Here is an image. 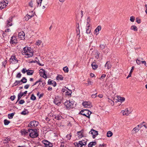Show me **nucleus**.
<instances>
[{
  "instance_id": "3c124183",
  "label": "nucleus",
  "mask_w": 147,
  "mask_h": 147,
  "mask_svg": "<svg viewBox=\"0 0 147 147\" xmlns=\"http://www.w3.org/2000/svg\"><path fill=\"white\" fill-rule=\"evenodd\" d=\"M87 82L88 85V86L91 85L93 84V82L90 80H88Z\"/></svg>"
},
{
  "instance_id": "393cba45",
  "label": "nucleus",
  "mask_w": 147,
  "mask_h": 147,
  "mask_svg": "<svg viewBox=\"0 0 147 147\" xmlns=\"http://www.w3.org/2000/svg\"><path fill=\"white\" fill-rule=\"evenodd\" d=\"M96 142H91L89 143L88 145V147H92L93 146H95L96 144Z\"/></svg>"
},
{
  "instance_id": "c756f323",
  "label": "nucleus",
  "mask_w": 147,
  "mask_h": 147,
  "mask_svg": "<svg viewBox=\"0 0 147 147\" xmlns=\"http://www.w3.org/2000/svg\"><path fill=\"white\" fill-rule=\"evenodd\" d=\"M63 77L61 75H58L56 78L57 80H63Z\"/></svg>"
},
{
  "instance_id": "680f3d73",
  "label": "nucleus",
  "mask_w": 147,
  "mask_h": 147,
  "mask_svg": "<svg viewBox=\"0 0 147 147\" xmlns=\"http://www.w3.org/2000/svg\"><path fill=\"white\" fill-rule=\"evenodd\" d=\"M8 34L5 31L2 34V36L3 37L6 36Z\"/></svg>"
},
{
  "instance_id": "9b49d317",
  "label": "nucleus",
  "mask_w": 147,
  "mask_h": 147,
  "mask_svg": "<svg viewBox=\"0 0 147 147\" xmlns=\"http://www.w3.org/2000/svg\"><path fill=\"white\" fill-rule=\"evenodd\" d=\"M82 105L86 108H90L92 106L91 103L90 102H84L82 103Z\"/></svg>"
},
{
  "instance_id": "39448f33",
  "label": "nucleus",
  "mask_w": 147,
  "mask_h": 147,
  "mask_svg": "<svg viewBox=\"0 0 147 147\" xmlns=\"http://www.w3.org/2000/svg\"><path fill=\"white\" fill-rule=\"evenodd\" d=\"M132 111L131 109L126 108L124 110L121 111V113L122 114L123 116H128L131 114Z\"/></svg>"
},
{
  "instance_id": "ddd939ff",
  "label": "nucleus",
  "mask_w": 147,
  "mask_h": 147,
  "mask_svg": "<svg viewBox=\"0 0 147 147\" xmlns=\"http://www.w3.org/2000/svg\"><path fill=\"white\" fill-rule=\"evenodd\" d=\"M42 142L45 145V147H52L53 146L52 143L47 141L43 140L42 141Z\"/></svg>"
},
{
  "instance_id": "f8f14e48",
  "label": "nucleus",
  "mask_w": 147,
  "mask_h": 147,
  "mask_svg": "<svg viewBox=\"0 0 147 147\" xmlns=\"http://www.w3.org/2000/svg\"><path fill=\"white\" fill-rule=\"evenodd\" d=\"M8 4V1H7L6 2L3 1L0 2V9H1L5 7Z\"/></svg>"
},
{
  "instance_id": "0eeeda50",
  "label": "nucleus",
  "mask_w": 147,
  "mask_h": 147,
  "mask_svg": "<svg viewBox=\"0 0 147 147\" xmlns=\"http://www.w3.org/2000/svg\"><path fill=\"white\" fill-rule=\"evenodd\" d=\"M61 102V99L58 96H57L54 100V102L56 105H60Z\"/></svg>"
},
{
  "instance_id": "37998d69",
  "label": "nucleus",
  "mask_w": 147,
  "mask_h": 147,
  "mask_svg": "<svg viewBox=\"0 0 147 147\" xmlns=\"http://www.w3.org/2000/svg\"><path fill=\"white\" fill-rule=\"evenodd\" d=\"M62 117H61L59 115H57L56 116H55V119H57V120H60L61 119V118Z\"/></svg>"
},
{
  "instance_id": "4be33fe9",
  "label": "nucleus",
  "mask_w": 147,
  "mask_h": 147,
  "mask_svg": "<svg viewBox=\"0 0 147 147\" xmlns=\"http://www.w3.org/2000/svg\"><path fill=\"white\" fill-rule=\"evenodd\" d=\"M21 131L22 134L24 135H28L29 133V130H22Z\"/></svg>"
},
{
  "instance_id": "20e7f679",
  "label": "nucleus",
  "mask_w": 147,
  "mask_h": 147,
  "mask_svg": "<svg viewBox=\"0 0 147 147\" xmlns=\"http://www.w3.org/2000/svg\"><path fill=\"white\" fill-rule=\"evenodd\" d=\"M80 113L82 115L86 116L88 118H90V115L91 113V112L87 109L83 110L80 112Z\"/></svg>"
},
{
  "instance_id": "603ef678",
  "label": "nucleus",
  "mask_w": 147,
  "mask_h": 147,
  "mask_svg": "<svg viewBox=\"0 0 147 147\" xmlns=\"http://www.w3.org/2000/svg\"><path fill=\"white\" fill-rule=\"evenodd\" d=\"M108 102H110L111 105H113L114 104V102L112 100L109 99Z\"/></svg>"
},
{
  "instance_id": "de8ad7c7",
  "label": "nucleus",
  "mask_w": 147,
  "mask_h": 147,
  "mask_svg": "<svg viewBox=\"0 0 147 147\" xmlns=\"http://www.w3.org/2000/svg\"><path fill=\"white\" fill-rule=\"evenodd\" d=\"M42 43V41L40 40H38L36 42V45H40Z\"/></svg>"
},
{
  "instance_id": "f03ea898",
  "label": "nucleus",
  "mask_w": 147,
  "mask_h": 147,
  "mask_svg": "<svg viewBox=\"0 0 147 147\" xmlns=\"http://www.w3.org/2000/svg\"><path fill=\"white\" fill-rule=\"evenodd\" d=\"M64 105L67 108L69 109L74 107V102L70 100H67L64 102Z\"/></svg>"
},
{
  "instance_id": "2f4dec72",
  "label": "nucleus",
  "mask_w": 147,
  "mask_h": 147,
  "mask_svg": "<svg viewBox=\"0 0 147 147\" xmlns=\"http://www.w3.org/2000/svg\"><path fill=\"white\" fill-rule=\"evenodd\" d=\"M113 133L111 131H109L107 133V136L108 137H110L113 135Z\"/></svg>"
},
{
  "instance_id": "a19ab883",
  "label": "nucleus",
  "mask_w": 147,
  "mask_h": 147,
  "mask_svg": "<svg viewBox=\"0 0 147 147\" xmlns=\"http://www.w3.org/2000/svg\"><path fill=\"white\" fill-rule=\"evenodd\" d=\"M63 69L65 72L67 73L69 71L68 68L67 66L64 67Z\"/></svg>"
},
{
  "instance_id": "bf43d9fd",
  "label": "nucleus",
  "mask_w": 147,
  "mask_h": 147,
  "mask_svg": "<svg viewBox=\"0 0 147 147\" xmlns=\"http://www.w3.org/2000/svg\"><path fill=\"white\" fill-rule=\"evenodd\" d=\"M100 47L101 50H103L105 48V46L103 45H100Z\"/></svg>"
},
{
  "instance_id": "49530a36",
  "label": "nucleus",
  "mask_w": 147,
  "mask_h": 147,
  "mask_svg": "<svg viewBox=\"0 0 147 147\" xmlns=\"http://www.w3.org/2000/svg\"><path fill=\"white\" fill-rule=\"evenodd\" d=\"M99 53L97 51L95 54V57L97 59H98L99 57Z\"/></svg>"
},
{
  "instance_id": "a211bd4d",
  "label": "nucleus",
  "mask_w": 147,
  "mask_h": 147,
  "mask_svg": "<svg viewBox=\"0 0 147 147\" xmlns=\"http://www.w3.org/2000/svg\"><path fill=\"white\" fill-rule=\"evenodd\" d=\"M12 18H9V19L8 20H7V27H9L10 26H11L12 25L11 22L12 21Z\"/></svg>"
},
{
  "instance_id": "e2e57ef3",
  "label": "nucleus",
  "mask_w": 147,
  "mask_h": 147,
  "mask_svg": "<svg viewBox=\"0 0 147 147\" xmlns=\"http://www.w3.org/2000/svg\"><path fill=\"white\" fill-rule=\"evenodd\" d=\"M16 97L15 96H11L10 97V99L12 100H13Z\"/></svg>"
},
{
  "instance_id": "338daca9",
  "label": "nucleus",
  "mask_w": 147,
  "mask_h": 147,
  "mask_svg": "<svg viewBox=\"0 0 147 147\" xmlns=\"http://www.w3.org/2000/svg\"><path fill=\"white\" fill-rule=\"evenodd\" d=\"M96 94H97V93H96L95 94H93L92 95H91L92 97V98H96L97 96Z\"/></svg>"
},
{
  "instance_id": "6e6d98bb",
  "label": "nucleus",
  "mask_w": 147,
  "mask_h": 147,
  "mask_svg": "<svg viewBox=\"0 0 147 147\" xmlns=\"http://www.w3.org/2000/svg\"><path fill=\"white\" fill-rule=\"evenodd\" d=\"M29 5L30 7H33V3L32 1H31L29 2Z\"/></svg>"
},
{
  "instance_id": "aec40b11",
  "label": "nucleus",
  "mask_w": 147,
  "mask_h": 147,
  "mask_svg": "<svg viewBox=\"0 0 147 147\" xmlns=\"http://www.w3.org/2000/svg\"><path fill=\"white\" fill-rule=\"evenodd\" d=\"M48 83L50 84H52L54 86H55L56 85V83L54 80H51V79H49L48 81Z\"/></svg>"
},
{
  "instance_id": "f257e3e1",
  "label": "nucleus",
  "mask_w": 147,
  "mask_h": 147,
  "mask_svg": "<svg viewBox=\"0 0 147 147\" xmlns=\"http://www.w3.org/2000/svg\"><path fill=\"white\" fill-rule=\"evenodd\" d=\"M22 52V54L27 58L32 57L33 55L32 50L31 48L28 47H24Z\"/></svg>"
},
{
  "instance_id": "ea45409f",
  "label": "nucleus",
  "mask_w": 147,
  "mask_h": 147,
  "mask_svg": "<svg viewBox=\"0 0 147 147\" xmlns=\"http://www.w3.org/2000/svg\"><path fill=\"white\" fill-rule=\"evenodd\" d=\"M4 124L5 125H7L9 124L10 122L7 119H5L4 121Z\"/></svg>"
},
{
  "instance_id": "a878e982",
  "label": "nucleus",
  "mask_w": 147,
  "mask_h": 147,
  "mask_svg": "<svg viewBox=\"0 0 147 147\" xmlns=\"http://www.w3.org/2000/svg\"><path fill=\"white\" fill-rule=\"evenodd\" d=\"M105 67H107V69H108L110 68L111 67V65L110 64V63L108 62H107L105 64Z\"/></svg>"
},
{
  "instance_id": "69168bd1",
  "label": "nucleus",
  "mask_w": 147,
  "mask_h": 147,
  "mask_svg": "<svg viewBox=\"0 0 147 147\" xmlns=\"http://www.w3.org/2000/svg\"><path fill=\"white\" fill-rule=\"evenodd\" d=\"M136 62L139 65L140 64L141 61L140 60L137 59L136 61Z\"/></svg>"
},
{
  "instance_id": "f3484780",
  "label": "nucleus",
  "mask_w": 147,
  "mask_h": 147,
  "mask_svg": "<svg viewBox=\"0 0 147 147\" xmlns=\"http://www.w3.org/2000/svg\"><path fill=\"white\" fill-rule=\"evenodd\" d=\"M117 100L119 102H122L125 100V98L124 97H121L120 96H117Z\"/></svg>"
},
{
  "instance_id": "052dcab7",
  "label": "nucleus",
  "mask_w": 147,
  "mask_h": 147,
  "mask_svg": "<svg viewBox=\"0 0 147 147\" xmlns=\"http://www.w3.org/2000/svg\"><path fill=\"white\" fill-rule=\"evenodd\" d=\"M106 76V75L105 74H103L102 75V76H101L100 79H102L104 78Z\"/></svg>"
},
{
  "instance_id": "1a4fd4ad",
  "label": "nucleus",
  "mask_w": 147,
  "mask_h": 147,
  "mask_svg": "<svg viewBox=\"0 0 147 147\" xmlns=\"http://www.w3.org/2000/svg\"><path fill=\"white\" fill-rule=\"evenodd\" d=\"M38 121H33L30 122L28 126L30 127H36L38 125Z\"/></svg>"
},
{
  "instance_id": "bb28decb",
  "label": "nucleus",
  "mask_w": 147,
  "mask_h": 147,
  "mask_svg": "<svg viewBox=\"0 0 147 147\" xmlns=\"http://www.w3.org/2000/svg\"><path fill=\"white\" fill-rule=\"evenodd\" d=\"M131 29L135 31H137L138 30V28L137 27L134 25H133L131 26Z\"/></svg>"
},
{
  "instance_id": "0e129e2a",
  "label": "nucleus",
  "mask_w": 147,
  "mask_h": 147,
  "mask_svg": "<svg viewBox=\"0 0 147 147\" xmlns=\"http://www.w3.org/2000/svg\"><path fill=\"white\" fill-rule=\"evenodd\" d=\"M5 32L7 33H7L9 32H10L11 31V30L9 29L8 28L5 30Z\"/></svg>"
},
{
  "instance_id": "dca6fc26",
  "label": "nucleus",
  "mask_w": 147,
  "mask_h": 147,
  "mask_svg": "<svg viewBox=\"0 0 147 147\" xmlns=\"http://www.w3.org/2000/svg\"><path fill=\"white\" fill-rule=\"evenodd\" d=\"M10 43L12 44H16L17 43V39L15 36H13L11 37Z\"/></svg>"
},
{
  "instance_id": "e433bc0d",
  "label": "nucleus",
  "mask_w": 147,
  "mask_h": 147,
  "mask_svg": "<svg viewBox=\"0 0 147 147\" xmlns=\"http://www.w3.org/2000/svg\"><path fill=\"white\" fill-rule=\"evenodd\" d=\"M28 111L26 109L22 111L21 113L22 115H26L28 114Z\"/></svg>"
},
{
  "instance_id": "c9c22d12",
  "label": "nucleus",
  "mask_w": 147,
  "mask_h": 147,
  "mask_svg": "<svg viewBox=\"0 0 147 147\" xmlns=\"http://www.w3.org/2000/svg\"><path fill=\"white\" fill-rule=\"evenodd\" d=\"M87 27H90V24H89L90 22V19L89 17H88L87 18Z\"/></svg>"
},
{
  "instance_id": "b1692460",
  "label": "nucleus",
  "mask_w": 147,
  "mask_h": 147,
  "mask_svg": "<svg viewBox=\"0 0 147 147\" xmlns=\"http://www.w3.org/2000/svg\"><path fill=\"white\" fill-rule=\"evenodd\" d=\"M92 67L93 69H96L98 67V65L95 62H93L91 64Z\"/></svg>"
},
{
  "instance_id": "a18cd8bd",
  "label": "nucleus",
  "mask_w": 147,
  "mask_h": 147,
  "mask_svg": "<svg viewBox=\"0 0 147 147\" xmlns=\"http://www.w3.org/2000/svg\"><path fill=\"white\" fill-rule=\"evenodd\" d=\"M42 0H37V3L38 5L41 6Z\"/></svg>"
},
{
  "instance_id": "4c0bfd02",
  "label": "nucleus",
  "mask_w": 147,
  "mask_h": 147,
  "mask_svg": "<svg viewBox=\"0 0 147 147\" xmlns=\"http://www.w3.org/2000/svg\"><path fill=\"white\" fill-rule=\"evenodd\" d=\"M21 82H22L23 83H26L27 82V79L25 77H23L22 79L20 80Z\"/></svg>"
},
{
  "instance_id": "2eb2a0df",
  "label": "nucleus",
  "mask_w": 147,
  "mask_h": 147,
  "mask_svg": "<svg viewBox=\"0 0 147 147\" xmlns=\"http://www.w3.org/2000/svg\"><path fill=\"white\" fill-rule=\"evenodd\" d=\"M18 37L21 40H24L25 39V34L23 31L19 32L18 35Z\"/></svg>"
},
{
  "instance_id": "6ab92c4d",
  "label": "nucleus",
  "mask_w": 147,
  "mask_h": 147,
  "mask_svg": "<svg viewBox=\"0 0 147 147\" xmlns=\"http://www.w3.org/2000/svg\"><path fill=\"white\" fill-rule=\"evenodd\" d=\"M101 27L100 26H98L95 29L94 31L95 34L96 35L98 34L99 33V31L101 30Z\"/></svg>"
},
{
  "instance_id": "79ce46f5",
  "label": "nucleus",
  "mask_w": 147,
  "mask_h": 147,
  "mask_svg": "<svg viewBox=\"0 0 147 147\" xmlns=\"http://www.w3.org/2000/svg\"><path fill=\"white\" fill-rule=\"evenodd\" d=\"M30 99L33 100H34L36 99V98L33 94H32L30 98Z\"/></svg>"
},
{
  "instance_id": "f704fd0d",
  "label": "nucleus",
  "mask_w": 147,
  "mask_h": 147,
  "mask_svg": "<svg viewBox=\"0 0 147 147\" xmlns=\"http://www.w3.org/2000/svg\"><path fill=\"white\" fill-rule=\"evenodd\" d=\"M24 95L23 94L22 92H20L18 95V100H19Z\"/></svg>"
},
{
  "instance_id": "4468645a",
  "label": "nucleus",
  "mask_w": 147,
  "mask_h": 147,
  "mask_svg": "<svg viewBox=\"0 0 147 147\" xmlns=\"http://www.w3.org/2000/svg\"><path fill=\"white\" fill-rule=\"evenodd\" d=\"M39 73L40 76L43 77L45 79L47 78V77L45 74V71L44 69H40L39 70Z\"/></svg>"
},
{
  "instance_id": "09e8293b",
  "label": "nucleus",
  "mask_w": 147,
  "mask_h": 147,
  "mask_svg": "<svg viewBox=\"0 0 147 147\" xmlns=\"http://www.w3.org/2000/svg\"><path fill=\"white\" fill-rule=\"evenodd\" d=\"M135 18L133 16H131L130 17V20L131 22H134L135 21Z\"/></svg>"
},
{
  "instance_id": "9d476101",
  "label": "nucleus",
  "mask_w": 147,
  "mask_h": 147,
  "mask_svg": "<svg viewBox=\"0 0 147 147\" xmlns=\"http://www.w3.org/2000/svg\"><path fill=\"white\" fill-rule=\"evenodd\" d=\"M89 133L92 135V138H94L98 134V132L97 131L92 129L89 132Z\"/></svg>"
},
{
  "instance_id": "8fccbe9b",
  "label": "nucleus",
  "mask_w": 147,
  "mask_h": 147,
  "mask_svg": "<svg viewBox=\"0 0 147 147\" xmlns=\"http://www.w3.org/2000/svg\"><path fill=\"white\" fill-rule=\"evenodd\" d=\"M71 136V134H69L67 135L66 136V138L68 139V140H70Z\"/></svg>"
},
{
  "instance_id": "774afa93",
  "label": "nucleus",
  "mask_w": 147,
  "mask_h": 147,
  "mask_svg": "<svg viewBox=\"0 0 147 147\" xmlns=\"http://www.w3.org/2000/svg\"><path fill=\"white\" fill-rule=\"evenodd\" d=\"M29 84H27L26 85H25L24 86V88L25 89H28V88L29 87Z\"/></svg>"
},
{
  "instance_id": "5701e85b",
  "label": "nucleus",
  "mask_w": 147,
  "mask_h": 147,
  "mask_svg": "<svg viewBox=\"0 0 147 147\" xmlns=\"http://www.w3.org/2000/svg\"><path fill=\"white\" fill-rule=\"evenodd\" d=\"M140 125H137V126L134 128L133 130V131H135V133H136V132H138L140 129Z\"/></svg>"
},
{
  "instance_id": "5fc2aeb1",
  "label": "nucleus",
  "mask_w": 147,
  "mask_h": 147,
  "mask_svg": "<svg viewBox=\"0 0 147 147\" xmlns=\"http://www.w3.org/2000/svg\"><path fill=\"white\" fill-rule=\"evenodd\" d=\"M42 81H41V79H40L39 80H38L37 81H36L34 83V84L32 86H33L34 85H36V84L38 83L39 82H41Z\"/></svg>"
},
{
  "instance_id": "864d4df0",
  "label": "nucleus",
  "mask_w": 147,
  "mask_h": 147,
  "mask_svg": "<svg viewBox=\"0 0 147 147\" xmlns=\"http://www.w3.org/2000/svg\"><path fill=\"white\" fill-rule=\"evenodd\" d=\"M22 76V74L20 73H19L16 76V77L18 78H21Z\"/></svg>"
},
{
  "instance_id": "13d9d810",
  "label": "nucleus",
  "mask_w": 147,
  "mask_h": 147,
  "mask_svg": "<svg viewBox=\"0 0 147 147\" xmlns=\"http://www.w3.org/2000/svg\"><path fill=\"white\" fill-rule=\"evenodd\" d=\"M27 70L26 69L24 68L22 70V72L23 73L25 74L26 72H27Z\"/></svg>"
},
{
  "instance_id": "58836bf2",
  "label": "nucleus",
  "mask_w": 147,
  "mask_h": 147,
  "mask_svg": "<svg viewBox=\"0 0 147 147\" xmlns=\"http://www.w3.org/2000/svg\"><path fill=\"white\" fill-rule=\"evenodd\" d=\"M78 137L79 138H82L83 136V134L80 131L78 132Z\"/></svg>"
},
{
  "instance_id": "72a5a7b5",
  "label": "nucleus",
  "mask_w": 147,
  "mask_h": 147,
  "mask_svg": "<svg viewBox=\"0 0 147 147\" xmlns=\"http://www.w3.org/2000/svg\"><path fill=\"white\" fill-rule=\"evenodd\" d=\"M145 123L144 122H143L140 125V127L144 126V127L146 129L147 128V123H145L144 124V123Z\"/></svg>"
},
{
  "instance_id": "6e6552de",
  "label": "nucleus",
  "mask_w": 147,
  "mask_h": 147,
  "mask_svg": "<svg viewBox=\"0 0 147 147\" xmlns=\"http://www.w3.org/2000/svg\"><path fill=\"white\" fill-rule=\"evenodd\" d=\"M9 62L12 64H15L18 62V60L15 56H12L11 57L9 60Z\"/></svg>"
},
{
  "instance_id": "423d86ee",
  "label": "nucleus",
  "mask_w": 147,
  "mask_h": 147,
  "mask_svg": "<svg viewBox=\"0 0 147 147\" xmlns=\"http://www.w3.org/2000/svg\"><path fill=\"white\" fill-rule=\"evenodd\" d=\"M87 141L86 139L82 140L76 143V145L77 147H83V146H85L86 145Z\"/></svg>"
},
{
  "instance_id": "7ed1b4c3",
  "label": "nucleus",
  "mask_w": 147,
  "mask_h": 147,
  "mask_svg": "<svg viewBox=\"0 0 147 147\" xmlns=\"http://www.w3.org/2000/svg\"><path fill=\"white\" fill-rule=\"evenodd\" d=\"M29 136L32 138L36 137L38 135L36 130H34L32 129L29 130Z\"/></svg>"
},
{
  "instance_id": "cd10ccee",
  "label": "nucleus",
  "mask_w": 147,
  "mask_h": 147,
  "mask_svg": "<svg viewBox=\"0 0 147 147\" xmlns=\"http://www.w3.org/2000/svg\"><path fill=\"white\" fill-rule=\"evenodd\" d=\"M21 81H20L16 80L14 83L13 84V86H16L19 84H20Z\"/></svg>"
},
{
  "instance_id": "4d7b16f0",
  "label": "nucleus",
  "mask_w": 147,
  "mask_h": 147,
  "mask_svg": "<svg viewBox=\"0 0 147 147\" xmlns=\"http://www.w3.org/2000/svg\"><path fill=\"white\" fill-rule=\"evenodd\" d=\"M25 102L23 100H20L19 102V103L20 104H23Z\"/></svg>"
},
{
  "instance_id": "7c9ffc66",
  "label": "nucleus",
  "mask_w": 147,
  "mask_h": 147,
  "mask_svg": "<svg viewBox=\"0 0 147 147\" xmlns=\"http://www.w3.org/2000/svg\"><path fill=\"white\" fill-rule=\"evenodd\" d=\"M65 94L66 95L69 96L71 95V91L68 89H67L66 92H65Z\"/></svg>"
},
{
  "instance_id": "473e14b6",
  "label": "nucleus",
  "mask_w": 147,
  "mask_h": 147,
  "mask_svg": "<svg viewBox=\"0 0 147 147\" xmlns=\"http://www.w3.org/2000/svg\"><path fill=\"white\" fill-rule=\"evenodd\" d=\"M14 115V113L9 114L8 115V117L9 119H12Z\"/></svg>"
},
{
  "instance_id": "c85d7f7f",
  "label": "nucleus",
  "mask_w": 147,
  "mask_h": 147,
  "mask_svg": "<svg viewBox=\"0 0 147 147\" xmlns=\"http://www.w3.org/2000/svg\"><path fill=\"white\" fill-rule=\"evenodd\" d=\"M34 71L32 70H27V74L28 75H32Z\"/></svg>"
},
{
  "instance_id": "412c9836",
  "label": "nucleus",
  "mask_w": 147,
  "mask_h": 147,
  "mask_svg": "<svg viewBox=\"0 0 147 147\" xmlns=\"http://www.w3.org/2000/svg\"><path fill=\"white\" fill-rule=\"evenodd\" d=\"M34 16V15H30L28 14L26 15L24 18V19L26 21H28L29 19H30Z\"/></svg>"
},
{
  "instance_id": "c03bdc74",
  "label": "nucleus",
  "mask_w": 147,
  "mask_h": 147,
  "mask_svg": "<svg viewBox=\"0 0 147 147\" xmlns=\"http://www.w3.org/2000/svg\"><path fill=\"white\" fill-rule=\"evenodd\" d=\"M86 33L87 34H90L91 31V28L90 27H88V29H86Z\"/></svg>"
}]
</instances>
